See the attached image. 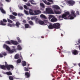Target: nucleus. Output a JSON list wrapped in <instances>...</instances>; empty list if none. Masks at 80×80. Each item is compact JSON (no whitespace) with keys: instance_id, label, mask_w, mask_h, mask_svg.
<instances>
[{"instance_id":"41","label":"nucleus","mask_w":80,"mask_h":80,"mask_svg":"<svg viewBox=\"0 0 80 80\" xmlns=\"http://www.w3.org/2000/svg\"><path fill=\"white\" fill-rule=\"evenodd\" d=\"M12 15H14V16H17V12H13L12 13Z\"/></svg>"},{"instance_id":"50","label":"nucleus","mask_w":80,"mask_h":80,"mask_svg":"<svg viewBox=\"0 0 80 80\" xmlns=\"http://www.w3.org/2000/svg\"><path fill=\"white\" fill-rule=\"evenodd\" d=\"M22 22L24 23H27V21H26V20H23Z\"/></svg>"},{"instance_id":"60","label":"nucleus","mask_w":80,"mask_h":80,"mask_svg":"<svg viewBox=\"0 0 80 80\" xmlns=\"http://www.w3.org/2000/svg\"><path fill=\"white\" fill-rule=\"evenodd\" d=\"M61 72L62 73V74H63V73H65V72H64V71H63V70H61Z\"/></svg>"},{"instance_id":"33","label":"nucleus","mask_w":80,"mask_h":80,"mask_svg":"<svg viewBox=\"0 0 80 80\" xmlns=\"http://www.w3.org/2000/svg\"><path fill=\"white\" fill-rule=\"evenodd\" d=\"M17 48L18 50H22V48L20 45H18L17 47Z\"/></svg>"},{"instance_id":"56","label":"nucleus","mask_w":80,"mask_h":80,"mask_svg":"<svg viewBox=\"0 0 80 80\" xmlns=\"http://www.w3.org/2000/svg\"><path fill=\"white\" fill-rule=\"evenodd\" d=\"M64 64H65V65H66L67 66H68V64H67V62H64Z\"/></svg>"},{"instance_id":"23","label":"nucleus","mask_w":80,"mask_h":80,"mask_svg":"<svg viewBox=\"0 0 80 80\" xmlns=\"http://www.w3.org/2000/svg\"><path fill=\"white\" fill-rule=\"evenodd\" d=\"M20 25H21V24L18 21L16 23V26L18 28L19 27V26Z\"/></svg>"},{"instance_id":"34","label":"nucleus","mask_w":80,"mask_h":80,"mask_svg":"<svg viewBox=\"0 0 80 80\" xmlns=\"http://www.w3.org/2000/svg\"><path fill=\"white\" fill-rule=\"evenodd\" d=\"M7 20H8V22L9 23H12L13 22V21H12L11 20L8 19V18H7Z\"/></svg>"},{"instance_id":"51","label":"nucleus","mask_w":80,"mask_h":80,"mask_svg":"<svg viewBox=\"0 0 80 80\" xmlns=\"http://www.w3.org/2000/svg\"><path fill=\"white\" fill-rule=\"evenodd\" d=\"M9 52L10 53H13V52L12 50H10V51H9Z\"/></svg>"},{"instance_id":"59","label":"nucleus","mask_w":80,"mask_h":80,"mask_svg":"<svg viewBox=\"0 0 80 80\" xmlns=\"http://www.w3.org/2000/svg\"><path fill=\"white\" fill-rule=\"evenodd\" d=\"M47 5H51V3L48 2L47 3Z\"/></svg>"},{"instance_id":"10","label":"nucleus","mask_w":80,"mask_h":80,"mask_svg":"<svg viewBox=\"0 0 80 80\" xmlns=\"http://www.w3.org/2000/svg\"><path fill=\"white\" fill-rule=\"evenodd\" d=\"M11 43L13 45H18V42L16 41H13V40H10Z\"/></svg>"},{"instance_id":"35","label":"nucleus","mask_w":80,"mask_h":80,"mask_svg":"<svg viewBox=\"0 0 80 80\" xmlns=\"http://www.w3.org/2000/svg\"><path fill=\"white\" fill-rule=\"evenodd\" d=\"M24 70L26 72H28L29 70H28V68L27 67H25L24 68Z\"/></svg>"},{"instance_id":"58","label":"nucleus","mask_w":80,"mask_h":80,"mask_svg":"<svg viewBox=\"0 0 80 80\" xmlns=\"http://www.w3.org/2000/svg\"><path fill=\"white\" fill-rule=\"evenodd\" d=\"M38 18H36L35 19V21L36 22H38Z\"/></svg>"},{"instance_id":"8","label":"nucleus","mask_w":80,"mask_h":80,"mask_svg":"<svg viewBox=\"0 0 80 80\" xmlns=\"http://www.w3.org/2000/svg\"><path fill=\"white\" fill-rule=\"evenodd\" d=\"M70 15H71L74 17H76L77 15L75 14V12L73 11H71V14Z\"/></svg>"},{"instance_id":"15","label":"nucleus","mask_w":80,"mask_h":80,"mask_svg":"<svg viewBox=\"0 0 80 80\" xmlns=\"http://www.w3.org/2000/svg\"><path fill=\"white\" fill-rule=\"evenodd\" d=\"M53 8H54V11L57 10H58V9H60V7H58L57 5H54L53 6Z\"/></svg>"},{"instance_id":"62","label":"nucleus","mask_w":80,"mask_h":80,"mask_svg":"<svg viewBox=\"0 0 80 80\" xmlns=\"http://www.w3.org/2000/svg\"><path fill=\"white\" fill-rule=\"evenodd\" d=\"M0 58H2L3 57V55L2 54L0 53Z\"/></svg>"},{"instance_id":"9","label":"nucleus","mask_w":80,"mask_h":80,"mask_svg":"<svg viewBox=\"0 0 80 80\" xmlns=\"http://www.w3.org/2000/svg\"><path fill=\"white\" fill-rule=\"evenodd\" d=\"M70 15V12H67L65 13L64 14H63L62 15V18H63V16L64 17V18H66V17L67 16V15Z\"/></svg>"},{"instance_id":"20","label":"nucleus","mask_w":80,"mask_h":80,"mask_svg":"<svg viewBox=\"0 0 80 80\" xmlns=\"http://www.w3.org/2000/svg\"><path fill=\"white\" fill-rule=\"evenodd\" d=\"M29 2H30L32 5H37L36 3H34L35 2L33 0H30L29 1Z\"/></svg>"},{"instance_id":"52","label":"nucleus","mask_w":80,"mask_h":80,"mask_svg":"<svg viewBox=\"0 0 80 80\" xmlns=\"http://www.w3.org/2000/svg\"><path fill=\"white\" fill-rule=\"evenodd\" d=\"M36 18H34V17H32L31 18V20H35Z\"/></svg>"},{"instance_id":"55","label":"nucleus","mask_w":80,"mask_h":80,"mask_svg":"<svg viewBox=\"0 0 80 80\" xmlns=\"http://www.w3.org/2000/svg\"><path fill=\"white\" fill-rule=\"evenodd\" d=\"M19 8L20 10H23V7L22 6H20Z\"/></svg>"},{"instance_id":"17","label":"nucleus","mask_w":80,"mask_h":80,"mask_svg":"<svg viewBox=\"0 0 80 80\" xmlns=\"http://www.w3.org/2000/svg\"><path fill=\"white\" fill-rule=\"evenodd\" d=\"M51 21L52 22H55L57 21V19L56 18L53 17L52 19H51Z\"/></svg>"},{"instance_id":"12","label":"nucleus","mask_w":80,"mask_h":80,"mask_svg":"<svg viewBox=\"0 0 80 80\" xmlns=\"http://www.w3.org/2000/svg\"><path fill=\"white\" fill-rule=\"evenodd\" d=\"M3 73L4 74H6V75H8V76L12 75V73L10 71L7 72H3Z\"/></svg>"},{"instance_id":"44","label":"nucleus","mask_w":80,"mask_h":80,"mask_svg":"<svg viewBox=\"0 0 80 80\" xmlns=\"http://www.w3.org/2000/svg\"><path fill=\"white\" fill-rule=\"evenodd\" d=\"M1 53L3 55H4V56L7 55V54L5 53V52H2Z\"/></svg>"},{"instance_id":"4","label":"nucleus","mask_w":80,"mask_h":80,"mask_svg":"<svg viewBox=\"0 0 80 80\" xmlns=\"http://www.w3.org/2000/svg\"><path fill=\"white\" fill-rule=\"evenodd\" d=\"M7 19H2V21H1L0 23L2 25L5 26V25H7V24L4 23H7Z\"/></svg>"},{"instance_id":"53","label":"nucleus","mask_w":80,"mask_h":80,"mask_svg":"<svg viewBox=\"0 0 80 80\" xmlns=\"http://www.w3.org/2000/svg\"><path fill=\"white\" fill-rule=\"evenodd\" d=\"M24 7L25 9H27V7L26 5H24Z\"/></svg>"},{"instance_id":"2","label":"nucleus","mask_w":80,"mask_h":80,"mask_svg":"<svg viewBox=\"0 0 80 80\" xmlns=\"http://www.w3.org/2000/svg\"><path fill=\"white\" fill-rule=\"evenodd\" d=\"M46 12L48 14H53L54 13L52 9L50 8H47L46 9Z\"/></svg>"},{"instance_id":"57","label":"nucleus","mask_w":80,"mask_h":80,"mask_svg":"<svg viewBox=\"0 0 80 80\" xmlns=\"http://www.w3.org/2000/svg\"><path fill=\"white\" fill-rule=\"evenodd\" d=\"M47 1L46 0H44V1H43V2H44V3H45V4H46L47 5Z\"/></svg>"},{"instance_id":"47","label":"nucleus","mask_w":80,"mask_h":80,"mask_svg":"<svg viewBox=\"0 0 80 80\" xmlns=\"http://www.w3.org/2000/svg\"><path fill=\"white\" fill-rule=\"evenodd\" d=\"M12 50L13 52H16V50H17V49H12Z\"/></svg>"},{"instance_id":"7","label":"nucleus","mask_w":80,"mask_h":80,"mask_svg":"<svg viewBox=\"0 0 80 80\" xmlns=\"http://www.w3.org/2000/svg\"><path fill=\"white\" fill-rule=\"evenodd\" d=\"M34 15H38V14H40L41 13V12L40 10H37L34 11Z\"/></svg>"},{"instance_id":"43","label":"nucleus","mask_w":80,"mask_h":80,"mask_svg":"<svg viewBox=\"0 0 80 80\" xmlns=\"http://www.w3.org/2000/svg\"><path fill=\"white\" fill-rule=\"evenodd\" d=\"M63 48L61 46L60 47V48H57V49H58L60 51H62V49Z\"/></svg>"},{"instance_id":"38","label":"nucleus","mask_w":80,"mask_h":80,"mask_svg":"<svg viewBox=\"0 0 80 80\" xmlns=\"http://www.w3.org/2000/svg\"><path fill=\"white\" fill-rule=\"evenodd\" d=\"M17 63H21V59H18L17 61Z\"/></svg>"},{"instance_id":"11","label":"nucleus","mask_w":80,"mask_h":80,"mask_svg":"<svg viewBox=\"0 0 80 80\" xmlns=\"http://www.w3.org/2000/svg\"><path fill=\"white\" fill-rule=\"evenodd\" d=\"M10 16V19H12V20H13V21H15L16 20L15 19H16V17L13 15H10L9 16Z\"/></svg>"},{"instance_id":"3","label":"nucleus","mask_w":80,"mask_h":80,"mask_svg":"<svg viewBox=\"0 0 80 80\" xmlns=\"http://www.w3.org/2000/svg\"><path fill=\"white\" fill-rule=\"evenodd\" d=\"M54 28L58 29L60 28V24L58 23H56L53 24Z\"/></svg>"},{"instance_id":"31","label":"nucleus","mask_w":80,"mask_h":80,"mask_svg":"<svg viewBox=\"0 0 80 80\" xmlns=\"http://www.w3.org/2000/svg\"><path fill=\"white\" fill-rule=\"evenodd\" d=\"M17 39L18 40V43H22V41L20 40V39L18 37H17Z\"/></svg>"},{"instance_id":"37","label":"nucleus","mask_w":80,"mask_h":80,"mask_svg":"<svg viewBox=\"0 0 80 80\" xmlns=\"http://www.w3.org/2000/svg\"><path fill=\"white\" fill-rule=\"evenodd\" d=\"M28 23L31 25H33V22H32V21H29Z\"/></svg>"},{"instance_id":"28","label":"nucleus","mask_w":80,"mask_h":80,"mask_svg":"<svg viewBox=\"0 0 80 80\" xmlns=\"http://www.w3.org/2000/svg\"><path fill=\"white\" fill-rule=\"evenodd\" d=\"M54 12L56 14H60L61 13L60 11H55V10Z\"/></svg>"},{"instance_id":"63","label":"nucleus","mask_w":80,"mask_h":80,"mask_svg":"<svg viewBox=\"0 0 80 80\" xmlns=\"http://www.w3.org/2000/svg\"><path fill=\"white\" fill-rule=\"evenodd\" d=\"M47 1L50 2H53V1L52 0H47Z\"/></svg>"},{"instance_id":"46","label":"nucleus","mask_w":80,"mask_h":80,"mask_svg":"<svg viewBox=\"0 0 80 80\" xmlns=\"http://www.w3.org/2000/svg\"><path fill=\"white\" fill-rule=\"evenodd\" d=\"M8 27H12V25L10 23H8Z\"/></svg>"},{"instance_id":"40","label":"nucleus","mask_w":80,"mask_h":80,"mask_svg":"<svg viewBox=\"0 0 80 80\" xmlns=\"http://www.w3.org/2000/svg\"><path fill=\"white\" fill-rule=\"evenodd\" d=\"M8 47V46L6 44H4L3 45V48H4L6 49V48Z\"/></svg>"},{"instance_id":"42","label":"nucleus","mask_w":80,"mask_h":80,"mask_svg":"<svg viewBox=\"0 0 80 80\" xmlns=\"http://www.w3.org/2000/svg\"><path fill=\"white\" fill-rule=\"evenodd\" d=\"M52 18H53V16L52 15H49L48 17L49 20H50Z\"/></svg>"},{"instance_id":"29","label":"nucleus","mask_w":80,"mask_h":80,"mask_svg":"<svg viewBox=\"0 0 80 80\" xmlns=\"http://www.w3.org/2000/svg\"><path fill=\"white\" fill-rule=\"evenodd\" d=\"M69 17H70L69 18V19L70 20H73V19H74V17L72 16H71V15H69Z\"/></svg>"},{"instance_id":"64","label":"nucleus","mask_w":80,"mask_h":80,"mask_svg":"<svg viewBox=\"0 0 80 80\" xmlns=\"http://www.w3.org/2000/svg\"><path fill=\"white\" fill-rule=\"evenodd\" d=\"M12 27H15V24H12Z\"/></svg>"},{"instance_id":"13","label":"nucleus","mask_w":80,"mask_h":80,"mask_svg":"<svg viewBox=\"0 0 80 80\" xmlns=\"http://www.w3.org/2000/svg\"><path fill=\"white\" fill-rule=\"evenodd\" d=\"M29 10V14L32 15H35V14L33 13V12H34L35 10L33 11L32 9H30Z\"/></svg>"},{"instance_id":"30","label":"nucleus","mask_w":80,"mask_h":80,"mask_svg":"<svg viewBox=\"0 0 80 80\" xmlns=\"http://www.w3.org/2000/svg\"><path fill=\"white\" fill-rule=\"evenodd\" d=\"M18 58H19V55L18 54H17L15 56V58L18 59Z\"/></svg>"},{"instance_id":"48","label":"nucleus","mask_w":80,"mask_h":80,"mask_svg":"<svg viewBox=\"0 0 80 80\" xmlns=\"http://www.w3.org/2000/svg\"><path fill=\"white\" fill-rule=\"evenodd\" d=\"M18 17H20L21 16H22V14L21 13H18Z\"/></svg>"},{"instance_id":"49","label":"nucleus","mask_w":80,"mask_h":80,"mask_svg":"<svg viewBox=\"0 0 80 80\" xmlns=\"http://www.w3.org/2000/svg\"><path fill=\"white\" fill-rule=\"evenodd\" d=\"M44 23H48V21L47 20H43Z\"/></svg>"},{"instance_id":"27","label":"nucleus","mask_w":80,"mask_h":80,"mask_svg":"<svg viewBox=\"0 0 80 80\" xmlns=\"http://www.w3.org/2000/svg\"><path fill=\"white\" fill-rule=\"evenodd\" d=\"M0 10L1 11V12H2V13H5V11H4L3 9V8H0Z\"/></svg>"},{"instance_id":"24","label":"nucleus","mask_w":80,"mask_h":80,"mask_svg":"<svg viewBox=\"0 0 80 80\" xmlns=\"http://www.w3.org/2000/svg\"><path fill=\"white\" fill-rule=\"evenodd\" d=\"M25 28H30V25L28 24H25Z\"/></svg>"},{"instance_id":"14","label":"nucleus","mask_w":80,"mask_h":80,"mask_svg":"<svg viewBox=\"0 0 80 80\" xmlns=\"http://www.w3.org/2000/svg\"><path fill=\"white\" fill-rule=\"evenodd\" d=\"M38 23L40 25H47V24H45L44 22L42 21L39 20L38 21Z\"/></svg>"},{"instance_id":"5","label":"nucleus","mask_w":80,"mask_h":80,"mask_svg":"<svg viewBox=\"0 0 80 80\" xmlns=\"http://www.w3.org/2000/svg\"><path fill=\"white\" fill-rule=\"evenodd\" d=\"M24 76L26 78H28L30 77V74L28 72H26L24 74Z\"/></svg>"},{"instance_id":"1","label":"nucleus","mask_w":80,"mask_h":80,"mask_svg":"<svg viewBox=\"0 0 80 80\" xmlns=\"http://www.w3.org/2000/svg\"><path fill=\"white\" fill-rule=\"evenodd\" d=\"M5 66H6L8 70H10V68L12 69H13L14 68V67L13 65H8L7 64V62H5Z\"/></svg>"},{"instance_id":"25","label":"nucleus","mask_w":80,"mask_h":80,"mask_svg":"<svg viewBox=\"0 0 80 80\" xmlns=\"http://www.w3.org/2000/svg\"><path fill=\"white\" fill-rule=\"evenodd\" d=\"M40 6L41 7H42V8H45V5H44L43 3H40Z\"/></svg>"},{"instance_id":"39","label":"nucleus","mask_w":80,"mask_h":80,"mask_svg":"<svg viewBox=\"0 0 80 80\" xmlns=\"http://www.w3.org/2000/svg\"><path fill=\"white\" fill-rule=\"evenodd\" d=\"M6 49L7 51H9L10 50V47H9L8 46V47H7V48H6Z\"/></svg>"},{"instance_id":"45","label":"nucleus","mask_w":80,"mask_h":80,"mask_svg":"<svg viewBox=\"0 0 80 80\" xmlns=\"http://www.w3.org/2000/svg\"><path fill=\"white\" fill-rule=\"evenodd\" d=\"M24 12L25 13H26V15H28L29 13H28V11H27L26 10H24Z\"/></svg>"},{"instance_id":"32","label":"nucleus","mask_w":80,"mask_h":80,"mask_svg":"<svg viewBox=\"0 0 80 80\" xmlns=\"http://www.w3.org/2000/svg\"><path fill=\"white\" fill-rule=\"evenodd\" d=\"M6 43L7 44H8V45H11L12 43H11V42H10L9 41H8L6 42Z\"/></svg>"},{"instance_id":"18","label":"nucleus","mask_w":80,"mask_h":80,"mask_svg":"<svg viewBox=\"0 0 80 80\" xmlns=\"http://www.w3.org/2000/svg\"><path fill=\"white\" fill-rule=\"evenodd\" d=\"M48 28L49 29H53L54 28V26L53 24H50L48 26Z\"/></svg>"},{"instance_id":"21","label":"nucleus","mask_w":80,"mask_h":80,"mask_svg":"<svg viewBox=\"0 0 80 80\" xmlns=\"http://www.w3.org/2000/svg\"><path fill=\"white\" fill-rule=\"evenodd\" d=\"M62 16L63 15H62V16H59V19H61V18H64V19H68V18H65V17H64V16H63V18L62 17Z\"/></svg>"},{"instance_id":"6","label":"nucleus","mask_w":80,"mask_h":80,"mask_svg":"<svg viewBox=\"0 0 80 80\" xmlns=\"http://www.w3.org/2000/svg\"><path fill=\"white\" fill-rule=\"evenodd\" d=\"M67 3H68V4H69V5H73L75 4V2L72 0L68 1H67Z\"/></svg>"},{"instance_id":"61","label":"nucleus","mask_w":80,"mask_h":80,"mask_svg":"<svg viewBox=\"0 0 80 80\" xmlns=\"http://www.w3.org/2000/svg\"><path fill=\"white\" fill-rule=\"evenodd\" d=\"M66 78L67 79H68V80H71V79H70V78H69V77H66Z\"/></svg>"},{"instance_id":"26","label":"nucleus","mask_w":80,"mask_h":80,"mask_svg":"<svg viewBox=\"0 0 80 80\" xmlns=\"http://www.w3.org/2000/svg\"><path fill=\"white\" fill-rule=\"evenodd\" d=\"M22 66H26L27 65V62H25V61H22Z\"/></svg>"},{"instance_id":"16","label":"nucleus","mask_w":80,"mask_h":80,"mask_svg":"<svg viewBox=\"0 0 80 80\" xmlns=\"http://www.w3.org/2000/svg\"><path fill=\"white\" fill-rule=\"evenodd\" d=\"M72 52L73 53V54L74 55H78V51L76 50H72Z\"/></svg>"},{"instance_id":"19","label":"nucleus","mask_w":80,"mask_h":80,"mask_svg":"<svg viewBox=\"0 0 80 80\" xmlns=\"http://www.w3.org/2000/svg\"><path fill=\"white\" fill-rule=\"evenodd\" d=\"M0 68L1 69H2L3 70H5V68H6V67L4 65H0Z\"/></svg>"},{"instance_id":"22","label":"nucleus","mask_w":80,"mask_h":80,"mask_svg":"<svg viewBox=\"0 0 80 80\" xmlns=\"http://www.w3.org/2000/svg\"><path fill=\"white\" fill-rule=\"evenodd\" d=\"M40 17L41 18H44V19H45V20H47V17L45 15H43V14H41Z\"/></svg>"},{"instance_id":"54","label":"nucleus","mask_w":80,"mask_h":80,"mask_svg":"<svg viewBox=\"0 0 80 80\" xmlns=\"http://www.w3.org/2000/svg\"><path fill=\"white\" fill-rule=\"evenodd\" d=\"M27 5L28 7H30V3H29L28 4H27Z\"/></svg>"},{"instance_id":"36","label":"nucleus","mask_w":80,"mask_h":80,"mask_svg":"<svg viewBox=\"0 0 80 80\" xmlns=\"http://www.w3.org/2000/svg\"><path fill=\"white\" fill-rule=\"evenodd\" d=\"M9 79L10 80H13V78L12 76H10L9 77Z\"/></svg>"}]
</instances>
